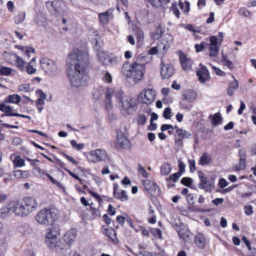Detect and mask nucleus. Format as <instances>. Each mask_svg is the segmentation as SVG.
Wrapping results in <instances>:
<instances>
[{
  "mask_svg": "<svg viewBox=\"0 0 256 256\" xmlns=\"http://www.w3.org/2000/svg\"><path fill=\"white\" fill-rule=\"evenodd\" d=\"M171 114L172 112L170 108V107H167L164 110L162 116L164 118L168 120L170 119L172 116Z\"/></svg>",
  "mask_w": 256,
  "mask_h": 256,
  "instance_id": "nucleus-55",
  "label": "nucleus"
},
{
  "mask_svg": "<svg viewBox=\"0 0 256 256\" xmlns=\"http://www.w3.org/2000/svg\"><path fill=\"white\" fill-rule=\"evenodd\" d=\"M145 70L144 65L133 62L132 64L125 62L122 67V72L126 78H131L135 84L138 83L143 78Z\"/></svg>",
  "mask_w": 256,
  "mask_h": 256,
  "instance_id": "nucleus-2",
  "label": "nucleus"
},
{
  "mask_svg": "<svg viewBox=\"0 0 256 256\" xmlns=\"http://www.w3.org/2000/svg\"><path fill=\"white\" fill-rule=\"evenodd\" d=\"M22 100L21 97L17 94L8 95L4 100V103L14 104H18Z\"/></svg>",
  "mask_w": 256,
  "mask_h": 256,
  "instance_id": "nucleus-27",
  "label": "nucleus"
},
{
  "mask_svg": "<svg viewBox=\"0 0 256 256\" xmlns=\"http://www.w3.org/2000/svg\"><path fill=\"white\" fill-rule=\"evenodd\" d=\"M234 80L230 82L228 86L226 91L227 94L229 96H232L234 91L236 90L238 88V82L235 79L234 76H232Z\"/></svg>",
  "mask_w": 256,
  "mask_h": 256,
  "instance_id": "nucleus-26",
  "label": "nucleus"
},
{
  "mask_svg": "<svg viewBox=\"0 0 256 256\" xmlns=\"http://www.w3.org/2000/svg\"><path fill=\"white\" fill-rule=\"evenodd\" d=\"M116 139L121 148H128L130 147V140L124 135L122 132L117 129L116 130Z\"/></svg>",
  "mask_w": 256,
  "mask_h": 256,
  "instance_id": "nucleus-17",
  "label": "nucleus"
},
{
  "mask_svg": "<svg viewBox=\"0 0 256 256\" xmlns=\"http://www.w3.org/2000/svg\"><path fill=\"white\" fill-rule=\"evenodd\" d=\"M0 110L4 113H13L12 112V107L10 106L6 105V103L4 102L0 104Z\"/></svg>",
  "mask_w": 256,
  "mask_h": 256,
  "instance_id": "nucleus-47",
  "label": "nucleus"
},
{
  "mask_svg": "<svg viewBox=\"0 0 256 256\" xmlns=\"http://www.w3.org/2000/svg\"><path fill=\"white\" fill-rule=\"evenodd\" d=\"M118 186L116 183L114 184V190H113V196H114L118 199L120 200L122 202L124 201H128V197L126 194V192L125 190H122L120 194H119L116 192L118 189Z\"/></svg>",
  "mask_w": 256,
  "mask_h": 256,
  "instance_id": "nucleus-23",
  "label": "nucleus"
},
{
  "mask_svg": "<svg viewBox=\"0 0 256 256\" xmlns=\"http://www.w3.org/2000/svg\"><path fill=\"white\" fill-rule=\"evenodd\" d=\"M93 203L90 204V209L92 210V214L94 216V218L95 216L100 217L101 216L100 211L98 208H96L94 207H92V205H93Z\"/></svg>",
  "mask_w": 256,
  "mask_h": 256,
  "instance_id": "nucleus-52",
  "label": "nucleus"
},
{
  "mask_svg": "<svg viewBox=\"0 0 256 256\" xmlns=\"http://www.w3.org/2000/svg\"><path fill=\"white\" fill-rule=\"evenodd\" d=\"M138 172L140 174H142V176L145 178L148 177V173L145 170V168L140 164H138Z\"/></svg>",
  "mask_w": 256,
  "mask_h": 256,
  "instance_id": "nucleus-58",
  "label": "nucleus"
},
{
  "mask_svg": "<svg viewBox=\"0 0 256 256\" xmlns=\"http://www.w3.org/2000/svg\"><path fill=\"white\" fill-rule=\"evenodd\" d=\"M142 182L146 190L152 196H158L160 194V189L156 183L149 180H144Z\"/></svg>",
  "mask_w": 256,
  "mask_h": 256,
  "instance_id": "nucleus-10",
  "label": "nucleus"
},
{
  "mask_svg": "<svg viewBox=\"0 0 256 256\" xmlns=\"http://www.w3.org/2000/svg\"><path fill=\"white\" fill-rule=\"evenodd\" d=\"M179 58L183 70H187L192 69L193 62L190 58H187L182 52L180 54Z\"/></svg>",
  "mask_w": 256,
  "mask_h": 256,
  "instance_id": "nucleus-21",
  "label": "nucleus"
},
{
  "mask_svg": "<svg viewBox=\"0 0 256 256\" xmlns=\"http://www.w3.org/2000/svg\"><path fill=\"white\" fill-rule=\"evenodd\" d=\"M14 167L20 168L24 166L25 164V162L20 156H16L13 162Z\"/></svg>",
  "mask_w": 256,
  "mask_h": 256,
  "instance_id": "nucleus-36",
  "label": "nucleus"
},
{
  "mask_svg": "<svg viewBox=\"0 0 256 256\" xmlns=\"http://www.w3.org/2000/svg\"><path fill=\"white\" fill-rule=\"evenodd\" d=\"M210 50V56L211 57H215L216 56L218 52H219V48L218 47H214V46H210L209 48Z\"/></svg>",
  "mask_w": 256,
  "mask_h": 256,
  "instance_id": "nucleus-53",
  "label": "nucleus"
},
{
  "mask_svg": "<svg viewBox=\"0 0 256 256\" xmlns=\"http://www.w3.org/2000/svg\"><path fill=\"white\" fill-rule=\"evenodd\" d=\"M120 103L122 105L121 110L124 114H132L138 108L136 100L131 96L124 97V100Z\"/></svg>",
  "mask_w": 256,
  "mask_h": 256,
  "instance_id": "nucleus-6",
  "label": "nucleus"
},
{
  "mask_svg": "<svg viewBox=\"0 0 256 256\" xmlns=\"http://www.w3.org/2000/svg\"><path fill=\"white\" fill-rule=\"evenodd\" d=\"M12 69L10 67L1 66L0 68V75L9 76L12 74Z\"/></svg>",
  "mask_w": 256,
  "mask_h": 256,
  "instance_id": "nucleus-39",
  "label": "nucleus"
},
{
  "mask_svg": "<svg viewBox=\"0 0 256 256\" xmlns=\"http://www.w3.org/2000/svg\"><path fill=\"white\" fill-rule=\"evenodd\" d=\"M193 180L190 177H184L180 180V183L188 187L192 188Z\"/></svg>",
  "mask_w": 256,
  "mask_h": 256,
  "instance_id": "nucleus-45",
  "label": "nucleus"
},
{
  "mask_svg": "<svg viewBox=\"0 0 256 256\" xmlns=\"http://www.w3.org/2000/svg\"><path fill=\"white\" fill-rule=\"evenodd\" d=\"M187 201L190 204H194L195 202V200L196 198V194H189L186 196Z\"/></svg>",
  "mask_w": 256,
  "mask_h": 256,
  "instance_id": "nucleus-56",
  "label": "nucleus"
},
{
  "mask_svg": "<svg viewBox=\"0 0 256 256\" xmlns=\"http://www.w3.org/2000/svg\"><path fill=\"white\" fill-rule=\"evenodd\" d=\"M58 216L59 212L56 208H44L37 213L35 216V220L41 225L46 226H52L58 220Z\"/></svg>",
  "mask_w": 256,
  "mask_h": 256,
  "instance_id": "nucleus-3",
  "label": "nucleus"
},
{
  "mask_svg": "<svg viewBox=\"0 0 256 256\" xmlns=\"http://www.w3.org/2000/svg\"><path fill=\"white\" fill-rule=\"evenodd\" d=\"M194 240L196 245L200 249H204L206 246V238L204 234L201 232H198L194 237Z\"/></svg>",
  "mask_w": 256,
  "mask_h": 256,
  "instance_id": "nucleus-25",
  "label": "nucleus"
},
{
  "mask_svg": "<svg viewBox=\"0 0 256 256\" xmlns=\"http://www.w3.org/2000/svg\"><path fill=\"white\" fill-rule=\"evenodd\" d=\"M156 98L155 91L152 88H148L140 92L138 96V101L146 104H150Z\"/></svg>",
  "mask_w": 256,
  "mask_h": 256,
  "instance_id": "nucleus-9",
  "label": "nucleus"
},
{
  "mask_svg": "<svg viewBox=\"0 0 256 256\" xmlns=\"http://www.w3.org/2000/svg\"><path fill=\"white\" fill-rule=\"evenodd\" d=\"M240 15L244 16L245 17H249L250 15V11L245 8H241L238 10Z\"/></svg>",
  "mask_w": 256,
  "mask_h": 256,
  "instance_id": "nucleus-57",
  "label": "nucleus"
},
{
  "mask_svg": "<svg viewBox=\"0 0 256 256\" xmlns=\"http://www.w3.org/2000/svg\"><path fill=\"white\" fill-rule=\"evenodd\" d=\"M31 165L33 166L34 169L36 170L40 176L46 175V177L50 180V181L54 184L56 185L58 188L64 190V186L58 181L55 180L51 175L48 174H46L38 166L37 164L34 162H30Z\"/></svg>",
  "mask_w": 256,
  "mask_h": 256,
  "instance_id": "nucleus-15",
  "label": "nucleus"
},
{
  "mask_svg": "<svg viewBox=\"0 0 256 256\" xmlns=\"http://www.w3.org/2000/svg\"><path fill=\"white\" fill-rule=\"evenodd\" d=\"M222 61L223 64L227 66L230 70L234 68V64L228 58L227 55L224 54L223 52L222 56Z\"/></svg>",
  "mask_w": 256,
  "mask_h": 256,
  "instance_id": "nucleus-32",
  "label": "nucleus"
},
{
  "mask_svg": "<svg viewBox=\"0 0 256 256\" xmlns=\"http://www.w3.org/2000/svg\"><path fill=\"white\" fill-rule=\"evenodd\" d=\"M198 173L200 180V182L198 184V186L200 189H204L208 182L206 178L204 176L202 171L199 170Z\"/></svg>",
  "mask_w": 256,
  "mask_h": 256,
  "instance_id": "nucleus-31",
  "label": "nucleus"
},
{
  "mask_svg": "<svg viewBox=\"0 0 256 256\" xmlns=\"http://www.w3.org/2000/svg\"><path fill=\"white\" fill-rule=\"evenodd\" d=\"M180 238L187 243H192L194 235L188 229H180L178 232Z\"/></svg>",
  "mask_w": 256,
  "mask_h": 256,
  "instance_id": "nucleus-19",
  "label": "nucleus"
},
{
  "mask_svg": "<svg viewBox=\"0 0 256 256\" xmlns=\"http://www.w3.org/2000/svg\"><path fill=\"white\" fill-rule=\"evenodd\" d=\"M199 66L200 68L196 72V74L198 76V80L201 84H204L210 78V72L208 68L202 63Z\"/></svg>",
  "mask_w": 256,
  "mask_h": 256,
  "instance_id": "nucleus-13",
  "label": "nucleus"
},
{
  "mask_svg": "<svg viewBox=\"0 0 256 256\" xmlns=\"http://www.w3.org/2000/svg\"><path fill=\"white\" fill-rule=\"evenodd\" d=\"M164 30L165 26H162L161 24H159L156 28V32L152 34V36L156 40H158L161 38Z\"/></svg>",
  "mask_w": 256,
  "mask_h": 256,
  "instance_id": "nucleus-29",
  "label": "nucleus"
},
{
  "mask_svg": "<svg viewBox=\"0 0 256 256\" xmlns=\"http://www.w3.org/2000/svg\"><path fill=\"white\" fill-rule=\"evenodd\" d=\"M209 118L212 119V124L216 126L222 123V118L219 112L215 114L214 115H210Z\"/></svg>",
  "mask_w": 256,
  "mask_h": 256,
  "instance_id": "nucleus-30",
  "label": "nucleus"
},
{
  "mask_svg": "<svg viewBox=\"0 0 256 256\" xmlns=\"http://www.w3.org/2000/svg\"><path fill=\"white\" fill-rule=\"evenodd\" d=\"M170 10L173 12L174 14L178 18H180V12L177 6L176 2H174L172 3Z\"/></svg>",
  "mask_w": 256,
  "mask_h": 256,
  "instance_id": "nucleus-50",
  "label": "nucleus"
},
{
  "mask_svg": "<svg viewBox=\"0 0 256 256\" xmlns=\"http://www.w3.org/2000/svg\"><path fill=\"white\" fill-rule=\"evenodd\" d=\"M98 60L104 66L116 65L118 62V57L112 53L102 51L98 54Z\"/></svg>",
  "mask_w": 256,
  "mask_h": 256,
  "instance_id": "nucleus-7",
  "label": "nucleus"
},
{
  "mask_svg": "<svg viewBox=\"0 0 256 256\" xmlns=\"http://www.w3.org/2000/svg\"><path fill=\"white\" fill-rule=\"evenodd\" d=\"M190 172H194L196 170V162L194 160H188Z\"/></svg>",
  "mask_w": 256,
  "mask_h": 256,
  "instance_id": "nucleus-63",
  "label": "nucleus"
},
{
  "mask_svg": "<svg viewBox=\"0 0 256 256\" xmlns=\"http://www.w3.org/2000/svg\"><path fill=\"white\" fill-rule=\"evenodd\" d=\"M60 154L64 156L68 160L70 161L71 162H72L74 165H78V162L76 160L72 157L71 156L66 154L63 152H60Z\"/></svg>",
  "mask_w": 256,
  "mask_h": 256,
  "instance_id": "nucleus-60",
  "label": "nucleus"
},
{
  "mask_svg": "<svg viewBox=\"0 0 256 256\" xmlns=\"http://www.w3.org/2000/svg\"><path fill=\"white\" fill-rule=\"evenodd\" d=\"M70 58L74 61V72L68 74V78L73 86L79 87L87 84L89 78L88 70L89 65V56L87 52L75 50L69 54Z\"/></svg>",
  "mask_w": 256,
  "mask_h": 256,
  "instance_id": "nucleus-1",
  "label": "nucleus"
},
{
  "mask_svg": "<svg viewBox=\"0 0 256 256\" xmlns=\"http://www.w3.org/2000/svg\"><path fill=\"white\" fill-rule=\"evenodd\" d=\"M214 187V180L212 178L210 180L208 181L207 184L205 186V190L207 192H210L212 188Z\"/></svg>",
  "mask_w": 256,
  "mask_h": 256,
  "instance_id": "nucleus-59",
  "label": "nucleus"
},
{
  "mask_svg": "<svg viewBox=\"0 0 256 256\" xmlns=\"http://www.w3.org/2000/svg\"><path fill=\"white\" fill-rule=\"evenodd\" d=\"M178 172L179 173H180V174H182L185 171V167H186L185 164H184V162H183L181 160H178Z\"/></svg>",
  "mask_w": 256,
  "mask_h": 256,
  "instance_id": "nucleus-64",
  "label": "nucleus"
},
{
  "mask_svg": "<svg viewBox=\"0 0 256 256\" xmlns=\"http://www.w3.org/2000/svg\"><path fill=\"white\" fill-rule=\"evenodd\" d=\"M14 176L18 178H26L30 175L28 171L22 170H16L14 171Z\"/></svg>",
  "mask_w": 256,
  "mask_h": 256,
  "instance_id": "nucleus-34",
  "label": "nucleus"
},
{
  "mask_svg": "<svg viewBox=\"0 0 256 256\" xmlns=\"http://www.w3.org/2000/svg\"><path fill=\"white\" fill-rule=\"evenodd\" d=\"M113 90L110 88H108L106 90V94L105 96V100H111V98L113 94Z\"/></svg>",
  "mask_w": 256,
  "mask_h": 256,
  "instance_id": "nucleus-61",
  "label": "nucleus"
},
{
  "mask_svg": "<svg viewBox=\"0 0 256 256\" xmlns=\"http://www.w3.org/2000/svg\"><path fill=\"white\" fill-rule=\"evenodd\" d=\"M244 213L247 216H250L253 213V208L251 205L244 206Z\"/></svg>",
  "mask_w": 256,
  "mask_h": 256,
  "instance_id": "nucleus-62",
  "label": "nucleus"
},
{
  "mask_svg": "<svg viewBox=\"0 0 256 256\" xmlns=\"http://www.w3.org/2000/svg\"><path fill=\"white\" fill-rule=\"evenodd\" d=\"M90 155L94 157L93 162H96L102 161L107 156V154L106 150L100 149H96L90 152Z\"/></svg>",
  "mask_w": 256,
  "mask_h": 256,
  "instance_id": "nucleus-18",
  "label": "nucleus"
},
{
  "mask_svg": "<svg viewBox=\"0 0 256 256\" xmlns=\"http://www.w3.org/2000/svg\"><path fill=\"white\" fill-rule=\"evenodd\" d=\"M197 98L196 92L192 89L187 90L182 93V100L188 101L189 102H193Z\"/></svg>",
  "mask_w": 256,
  "mask_h": 256,
  "instance_id": "nucleus-20",
  "label": "nucleus"
},
{
  "mask_svg": "<svg viewBox=\"0 0 256 256\" xmlns=\"http://www.w3.org/2000/svg\"><path fill=\"white\" fill-rule=\"evenodd\" d=\"M46 4L49 12L56 17L64 14L66 5L64 2L61 0H53L46 2Z\"/></svg>",
  "mask_w": 256,
  "mask_h": 256,
  "instance_id": "nucleus-5",
  "label": "nucleus"
},
{
  "mask_svg": "<svg viewBox=\"0 0 256 256\" xmlns=\"http://www.w3.org/2000/svg\"><path fill=\"white\" fill-rule=\"evenodd\" d=\"M178 136H182L180 138H176L174 140L175 144L176 146H182V140L185 138H189L191 134L186 130H183L182 128H178L176 130Z\"/></svg>",
  "mask_w": 256,
  "mask_h": 256,
  "instance_id": "nucleus-22",
  "label": "nucleus"
},
{
  "mask_svg": "<svg viewBox=\"0 0 256 256\" xmlns=\"http://www.w3.org/2000/svg\"><path fill=\"white\" fill-rule=\"evenodd\" d=\"M40 64L42 68L46 72L54 73L58 70L56 62L46 58H43L40 59Z\"/></svg>",
  "mask_w": 256,
  "mask_h": 256,
  "instance_id": "nucleus-12",
  "label": "nucleus"
},
{
  "mask_svg": "<svg viewBox=\"0 0 256 256\" xmlns=\"http://www.w3.org/2000/svg\"><path fill=\"white\" fill-rule=\"evenodd\" d=\"M147 120L146 116L143 114H139L138 116V118L136 120V122L138 125L139 126H143L145 124Z\"/></svg>",
  "mask_w": 256,
  "mask_h": 256,
  "instance_id": "nucleus-49",
  "label": "nucleus"
},
{
  "mask_svg": "<svg viewBox=\"0 0 256 256\" xmlns=\"http://www.w3.org/2000/svg\"><path fill=\"white\" fill-rule=\"evenodd\" d=\"M70 144L74 148L78 150H81L84 146V144H78L74 140H72Z\"/></svg>",
  "mask_w": 256,
  "mask_h": 256,
  "instance_id": "nucleus-54",
  "label": "nucleus"
},
{
  "mask_svg": "<svg viewBox=\"0 0 256 256\" xmlns=\"http://www.w3.org/2000/svg\"><path fill=\"white\" fill-rule=\"evenodd\" d=\"M88 192L92 196L94 197L96 200L98 202L99 205L101 204V203L102 202V198H101L100 196L97 194L96 192H94L93 190H88Z\"/></svg>",
  "mask_w": 256,
  "mask_h": 256,
  "instance_id": "nucleus-51",
  "label": "nucleus"
},
{
  "mask_svg": "<svg viewBox=\"0 0 256 256\" xmlns=\"http://www.w3.org/2000/svg\"><path fill=\"white\" fill-rule=\"evenodd\" d=\"M212 160L211 156L207 152H204L198 160V164L206 166L209 164Z\"/></svg>",
  "mask_w": 256,
  "mask_h": 256,
  "instance_id": "nucleus-28",
  "label": "nucleus"
},
{
  "mask_svg": "<svg viewBox=\"0 0 256 256\" xmlns=\"http://www.w3.org/2000/svg\"><path fill=\"white\" fill-rule=\"evenodd\" d=\"M23 204L28 215L36 209L38 205L36 200L32 197H26L24 198Z\"/></svg>",
  "mask_w": 256,
  "mask_h": 256,
  "instance_id": "nucleus-16",
  "label": "nucleus"
},
{
  "mask_svg": "<svg viewBox=\"0 0 256 256\" xmlns=\"http://www.w3.org/2000/svg\"><path fill=\"white\" fill-rule=\"evenodd\" d=\"M179 6L180 9L185 14H188L190 10V3L188 1H185L184 5V3L182 1L179 2Z\"/></svg>",
  "mask_w": 256,
  "mask_h": 256,
  "instance_id": "nucleus-40",
  "label": "nucleus"
},
{
  "mask_svg": "<svg viewBox=\"0 0 256 256\" xmlns=\"http://www.w3.org/2000/svg\"><path fill=\"white\" fill-rule=\"evenodd\" d=\"M7 242L5 239H0V256H3L6 252Z\"/></svg>",
  "mask_w": 256,
  "mask_h": 256,
  "instance_id": "nucleus-42",
  "label": "nucleus"
},
{
  "mask_svg": "<svg viewBox=\"0 0 256 256\" xmlns=\"http://www.w3.org/2000/svg\"><path fill=\"white\" fill-rule=\"evenodd\" d=\"M10 211L12 208L9 203L7 206H3L0 209V218H5Z\"/></svg>",
  "mask_w": 256,
  "mask_h": 256,
  "instance_id": "nucleus-37",
  "label": "nucleus"
},
{
  "mask_svg": "<svg viewBox=\"0 0 256 256\" xmlns=\"http://www.w3.org/2000/svg\"><path fill=\"white\" fill-rule=\"evenodd\" d=\"M60 234V228L58 226H54L50 228L46 236V242L48 246L52 250H54L58 254H60V251L63 250L65 248L60 246V242H57V236Z\"/></svg>",
  "mask_w": 256,
  "mask_h": 256,
  "instance_id": "nucleus-4",
  "label": "nucleus"
},
{
  "mask_svg": "<svg viewBox=\"0 0 256 256\" xmlns=\"http://www.w3.org/2000/svg\"><path fill=\"white\" fill-rule=\"evenodd\" d=\"M162 66L160 74L162 78H168L172 76L174 74V68L171 64H164L162 60L161 61Z\"/></svg>",
  "mask_w": 256,
  "mask_h": 256,
  "instance_id": "nucleus-14",
  "label": "nucleus"
},
{
  "mask_svg": "<svg viewBox=\"0 0 256 256\" xmlns=\"http://www.w3.org/2000/svg\"><path fill=\"white\" fill-rule=\"evenodd\" d=\"M101 228L104 231V234H106L112 242L116 243L118 242L116 237V232L113 228H106L104 226H102Z\"/></svg>",
  "mask_w": 256,
  "mask_h": 256,
  "instance_id": "nucleus-24",
  "label": "nucleus"
},
{
  "mask_svg": "<svg viewBox=\"0 0 256 256\" xmlns=\"http://www.w3.org/2000/svg\"><path fill=\"white\" fill-rule=\"evenodd\" d=\"M108 16L109 13L108 11L105 12H104L100 13L98 14V17L100 22L103 24H106L108 22Z\"/></svg>",
  "mask_w": 256,
  "mask_h": 256,
  "instance_id": "nucleus-35",
  "label": "nucleus"
},
{
  "mask_svg": "<svg viewBox=\"0 0 256 256\" xmlns=\"http://www.w3.org/2000/svg\"><path fill=\"white\" fill-rule=\"evenodd\" d=\"M210 46L218 47L220 46H218V38L215 36H212L210 37ZM223 40L222 38L220 40V44L222 42Z\"/></svg>",
  "mask_w": 256,
  "mask_h": 256,
  "instance_id": "nucleus-44",
  "label": "nucleus"
},
{
  "mask_svg": "<svg viewBox=\"0 0 256 256\" xmlns=\"http://www.w3.org/2000/svg\"><path fill=\"white\" fill-rule=\"evenodd\" d=\"M149 232L155 238L158 237L159 239L162 238V232L160 228H150Z\"/></svg>",
  "mask_w": 256,
  "mask_h": 256,
  "instance_id": "nucleus-41",
  "label": "nucleus"
},
{
  "mask_svg": "<svg viewBox=\"0 0 256 256\" xmlns=\"http://www.w3.org/2000/svg\"><path fill=\"white\" fill-rule=\"evenodd\" d=\"M10 206L12 208V212L14 213L16 216L23 217L28 215L24 206L18 200L10 202Z\"/></svg>",
  "mask_w": 256,
  "mask_h": 256,
  "instance_id": "nucleus-11",
  "label": "nucleus"
},
{
  "mask_svg": "<svg viewBox=\"0 0 256 256\" xmlns=\"http://www.w3.org/2000/svg\"><path fill=\"white\" fill-rule=\"evenodd\" d=\"M14 56L16 58V66L20 70H24V62L22 58L18 56L16 54H14Z\"/></svg>",
  "mask_w": 256,
  "mask_h": 256,
  "instance_id": "nucleus-43",
  "label": "nucleus"
},
{
  "mask_svg": "<svg viewBox=\"0 0 256 256\" xmlns=\"http://www.w3.org/2000/svg\"><path fill=\"white\" fill-rule=\"evenodd\" d=\"M182 174L178 172L170 174L168 178H166V182L172 180L174 182H176Z\"/></svg>",
  "mask_w": 256,
  "mask_h": 256,
  "instance_id": "nucleus-46",
  "label": "nucleus"
},
{
  "mask_svg": "<svg viewBox=\"0 0 256 256\" xmlns=\"http://www.w3.org/2000/svg\"><path fill=\"white\" fill-rule=\"evenodd\" d=\"M172 170V167L170 164L166 162L162 164L160 167V174L166 176L168 175Z\"/></svg>",
  "mask_w": 256,
  "mask_h": 256,
  "instance_id": "nucleus-33",
  "label": "nucleus"
},
{
  "mask_svg": "<svg viewBox=\"0 0 256 256\" xmlns=\"http://www.w3.org/2000/svg\"><path fill=\"white\" fill-rule=\"evenodd\" d=\"M91 42L93 45V48L94 50L96 52H100L99 51L100 50L101 46L100 43L98 42V40L97 38H92L91 40Z\"/></svg>",
  "mask_w": 256,
  "mask_h": 256,
  "instance_id": "nucleus-48",
  "label": "nucleus"
},
{
  "mask_svg": "<svg viewBox=\"0 0 256 256\" xmlns=\"http://www.w3.org/2000/svg\"><path fill=\"white\" fill-rule=\"evenodd\" d=\"M76 236L77 230L74 228L70 229L64 234L63 236V240L66 244H60V246L65 248V249L63 250H60V253L58 254L59 255H62L66 252V249L69 248L70 245L75 241Z\"/></svg>",
  "mask_w": 256,
  "mask_h": 256,
  "instance_id": "nucleus-8",
  "label": "nucleus"
},
{
  "mask_svg": "<svg viewBox=\"0 0 256 256\" xmlns=\"http://www.w3.org/2000/svg\"><path fill=\"white\" fill-rule=\"evenodd\" d=\"M26 18V12H21L16 16L14 18V22L16 24H19L22 22Z\"/></svg>",
  "mask_w": 256,
  "mask_h": 256,
  "instance_id": "nucleus-38",
  "label": "nucleus"
}]
</instances>
